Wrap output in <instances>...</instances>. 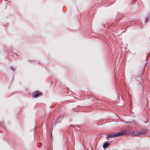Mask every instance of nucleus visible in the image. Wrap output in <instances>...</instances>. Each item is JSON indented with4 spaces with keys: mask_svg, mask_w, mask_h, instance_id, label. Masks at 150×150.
Wrapping results in <instances>:
<instances>
[{
    "mask_svg": "<svg viewBox=\"0 0 150 150\" xmlns=\"http://www.w3.org/2000/svg\"><path fill=\"white\" fill-rule=\"evenodd\" d=\"M38 144H39V143H38V148L40 147H41V146H39L38 145Z\"/></svg>",
    "mask_w": 150,
    "mask_h": 150,
    "instance_id": "9b49d317",
    "label": "nucleus"
},
{
    "mask_svg": "<svg viewBox=\"0 0 150 150\" xmlns=\"http://www.w3.org/2000/svg\"><path fill=\"white\" fill-rule=\"evenodd\" d=\"M42 95V93L41 91H38V96H40Z\"/></svg>",
    "mask_w": 150,
    "mask_h": 150,
    "instance_id": "423d86ee",
    "label": "nucleus"
},
{
    "mask_svg": "<svg viewBox=\"0 0 150 150\" xmlns=\"http://www.w3.org/2000/svg\"><path fill=\"white\" fill-rule=\"evenodd\" d=\"M148 19H149V17H146V18L145 19V21L146 22H147L148 21Z\"/></svg>",
    "mask_w": 150,
    "mask_h": 150,
    "instance_id": "6e6552de",
    "label": "nucleus"
},
{
    "mask_svg": "<svg viewBox=\"0 0 150 150\" xmlns=\"http://www.w3.org/2000/svg\"><path fill=\"white\" fill-rule=\"evenodd\" d=\"M125 133L122 131H121L114 134H108L106 137V138H113L115 137H118L123 135Z\"/></svg>",
    "mask_w": 150,
    "mask_h": 150,
    "instance_id": "f257e3e1",
    "label": "nucleus"
},
{
    "mask_svg": "<svg viewBox=\"0 0 150 150\" xmlns=\"http://www.w3.org/2000/svg\"><path fill=\"white\" fill-rule=\"evenodd\" d=\"M145 134V132L143 131L142 130L140 132H137L136 133H133L132 135L136 136H139V135H143Z\"/></svg>",
    "mask_w": 150,
    "mask_h": 150,
    "instance_id": "f03ea898",
    "label": "nucleus"
},
{
    "mask_svg": "<svg viewBox=\"0 0 150 150\" xmlns=\"http://www.w3.org/2000/svg\"><path fill=\"white\" fill-rule=\"evenodd\" d=\"M0 132H1V131H0Z\"/></svg>",
    "mask_w": 150,
    "mask_h": 150,
    "instance_id": "2eb2a0df",
    "label": "nucleus"
},
{
    "mask_svg": "<svg viewBox=\"0 0 150 150\" xmlns=\"http://www.w3.org/2000/svg\"><path fill=\"white\" fill-rule=\"evenodd\" d=\"M10 69H12V70L13 71H15V69H14L13 67H12V66H11V67H10Z\"/></svg>",
    "mask_w": 150,
    "mask_h": 150,
    "instance_id": "0eeeda50",
    "label": "nucleus"
},
{
    "mask_svg": "<svg viewBox=\"0 0 150 150\" xmlns=\"http://www.w3.org/2000/svg\"><path fill=\"white\" fill-rule=\"evenodd\" d=\"M110 144V143L109 142H105L103 143V148L104 149H105L109 146Z\"/></svg>",
    "mask_w": 150,
    "mask_h": 150,
    "instance_id": "7ed1b4c3",
    "label": "nucleus"
},
{
    "mask_svg": "<svg viewBox=\"0 0 150 150\" xmlns=\"http://www.w3.org/2000/svg\"><path fill=\"white\" fill-rule=\"evenodd\" d=\"M56 122V120L54 121V124H55V123H57V122Z\"/></svg>",
    "mask_w": 150,
    "mask_h": 150,
    "instance_id": "1a4fd4ad",
    "label": "nucleus"
},
{
    "mask_svg": "<svg viewBox=\"0 0 150 150\" xmlns=\"http://www.w3.org/2000/svg\"><path fill=\"white\" fill-rule=\"evenodd\" d=\"M35 91L36 92H38V91Z\"/></svg>",
    "mask_w": 150,
    "mask_h": 150,
    "instance_id": "4468645a",
    "label": "nucleus"
},
{
    "mask_svg": "<svg viewBox=\"0 0 150 150\" xmlns=\"http://www.w3.org/2000/svg\"><path fill=\"white\" fill-rule=\"evenodd\" d=\"M62 120V117H60L57 118L56 120V122L58 123H61V120Z\"/></svg>",
    "mask_w": 150,
    "mask_h": 150,
    "instance_id": "20e7f679",
    "label": "nucleus"
},
{
    "mask_svg": "<svg viewBox=\"0 0 150 150\" xmlns=\"http://www.w3.org/2000/svg\"><path fill=\"white\" fill-rule=\"evenodd\" d=\"M147 122V121H146V122H145V123H146Z\"/></svg>",
    "mask_w": 150,
    "mask_h": 150,
    "instance_id": "ddd939ff",
    "label": "nucleus"
},
{
    "mask_svg": "<svg viewBox=\"0 0 150 150\" xmlns=\"http://www.w3.org/2000/svg\"><path fill=\"white\" fill-rule=\"evenodd\" d=\"M15 54H16V56H18V57H19V55H17V54L16 53H15Z\"/></svg>",
    "mask_w": 150,
    "mask_h": 150,
    "instance_id": "f8f14e48",
    "label": "nucleus"
},
{
    "mask_svg": "<svg viewBox=\"0 0 150 150\" xmlns=\"http://www.w3.org/2000/svg\"><path fill=\"white\" fill-rule=\"evenodd\" d=\"M136 123V122L135 121H134L133 122V123H134V124H135Z\"/></svg>",
    "mask_w": 150,
    "mask_h": 150,
    "instance_id": "9d476101",
    "label": "nucleus"
},
{
    "mask_svg": "<svg viewBox=\"0 0 150 150\" xmlns=\"http://www.w3.org/2000/svg\"><path fill=\"white\" fill-rule=\"evenodd\" d=\"M30 95L34 97L37 98V97H38V93H36L35 94L34 93H32L30 94Z\"/></svg>",
    "mask_w": 150,
    "mask_h": 150,
    "instance_id": "39448f33",
    "label": "nucleus"
}]
</instances>
